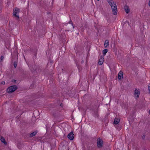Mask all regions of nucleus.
I'll return each instance as SVG.
<instances>
[{
	"label": "nucleus",
	"instance_id": "obj_1",
	"mask_svg": "<svg viewBox=\"0 0 150 150\" xmlns=\"http://www.w3.org/2000/svg\"><path fill=\"white\" fill-rule=\"evenodd\" d=\"M20 12V9L18 8H15L13 9V15L15 17L17 18V19L18 20L19 19V13Z\"/></svg>",
	"mask_w": 150,
	"mask_h": 150
},
{
	"label": "nucleus",
	"instance_id": "obj_2",
	"mask_svg": "<svg viewBox=\"0 0 150 150\" xmlns=\"http://www.w3.org/2000/svg\"><path fill=\"white\" fill-rule=\"evenodd\" d=\"M17 88V87L16 85L11 86L8 87L7 91L9 93H11L16 91Z\"/></svg>",
	"mask_w": 150,
	"mask_h": 150
},
{
	"label": "nucleus",
	"instance_id": "obj_3",
	"mask_svg": "<svg viewBox=\"0 0 150 150\" xmlns=\"http://www.w3.org/2000/svg\"><path fill=\"white\" fill-rule=\"evenodd\" d=\"M97 146L98 148H100L103 146V140L100 138H98L97 139Z\"/></svg>",
	"mask_w": 150,
	"mask_h": 150
},
{
	"label": "nucleus",
	"instance_id": "obj_4",
	"mask_svg": "<svg viewBox=\"0 0 150 150\" xmlns=\"http://www.w3.org/2000/svg\"><path fill=\"white\" fill-rule=\"evenodd\" d=\"M68 138L71 140H72L74 138V134L73 132H71L67 136Z\"/></svg>",
	"mask_w": 150,
	"mask_h": 150
},
{
	"label": "nucleus",
	"instance_id": "obj_5",
	"mask_svg": "<svg viewBox=\"0 0 150 150\" xmlns=\"http://www.w3.org/2000/svg\"><path fill=\"white\" fill-rule=\"evenodd\" d=\"M104 57L101 56L99 60L98 64L100 65H102L104 62Z\"/></svg>",
	"mask_w": 150,
	"mask_h": 150
},
{
	"label": "nucleus",
	"instance_id": "obj_6",
	"mask_svg": "<svg viewBox=\"0 0 150 150\" xmlns=\"http://www.w3.org/2000/svg\"><path fill=\"white\" fill-rule=\"evenodd\" d=\"M123 78V73L122 71H120L118 75V79L120 80Z\"/></svg>",
	"mask_w": 150,
	"mask_h": 150
},
{
	"label": "nucleus",
	"instance_id": "obj_7",
	"mask_svg": "<svg viewBox=\"0 0 150 150\" xmlns=\"http://www.w3.org/2000/svg\"><path fill=\"white\" fill-rule=\"evenodd\" d=\"M124 9L125 10L126 13H128L129 12L130 10L129 8V7L127 6V5H125L124 6Z\"/></svg>",
	"mask_w": 150,
	"mask_h": 150
},
{
	"label": "nucleus",
	"instance_id": "obj_8",
	"mask_svg": "<svg viewBox=\"0 0 150 150\" xmlns=\"http://www.w3.org/2000/svg\"><path fill=\"white\" fill-rule=\"evenodd\" d=\"M37 66L34 65L32 66L31 67H30V69L33 71H36L37 70Z\"/></svg>",
	"mask_w": 150,
	"mask_h": 150
},
{
	"label": "nucleus",
	"instance_id": "obj_9",
	"mask_svg": "<svg viewBox=\"0 0 150 150\" xmlns=\"http://www.w3.org/2000/svg\"><path fill=\"white\" fill-rule=\"evenodd\" d=\"M0 140H1V141L5 145L7 144V142L6 141L5 139L2 136L0 137Z\"/></svg>",
	"mask_w": 150,
	"mask_h": 150
},
{
	"label": "nucleus",
	"instance_id": "obj_10",
	"mask_svg": "<svg viewBox=\"0 0 150 150\" xmlns=\"http://www.w3.org/2000/svg\"><path fill=\"white\" fill-rule=\"evenodd\" d=\"M140 91L139 90H137L136 89L134 91V95H137V97H138L139 95Z\"/></svg>",
	"mask_w": 150,
	"mask_h": 150
},
{
	"label": "nucleus",
	"instance_id": "obj_11",
	"mask_svg": "<svg viewBox=\"0 0 150 150\" xmlns=\"http://www.w3.org/2000/svg\"><path fill=\"white\" fill-rule=\"evenodd\" d=\"M38 133V131H35L32 133H31L30 135V137H33L35 136L37 133Z\"/></svg>",
	"mask_w": 150,
	"mask_h": 150
},
{
	"label": "nucleus",
	"instance_id": "obj_12",
	"mask_svg": "<svg viewBox=\"0 0 150 150\" xmlns=\"http://www.w3.org/2000/svg\"><path fill=\"white\" fill-rule=\"evenodd\" d=\"M42 70V67L40 66H37V70L36 71L37 72H39L41 71Z\"/></svg>",
	"mask_w": 150,
	"mask_h": 150
},
{
	"label": "nucleus",
	"instance_id": "obj_13",
	"mask_svg": "<svg viewBox=\"0 0 150 150\" xmlns=\"http://www.w3.org/2000/svg\"><path fill=\"white\" fill-rule=\"evenodd\" d=\"M112 13L114 15H116L117 14V7L116 8H115L114 9V10L113 9L112 10Z\"/></svg>",
	"mask_w": 150,
	"mask_h": 150
},
{
	"label": "nucleus",
	"instance_id": "obj_14",
	"mask_svg": "<svg viewBox=\"0 0 150 150\" xmlns=\"http://www.w3.org/2000/svg\"><path fill=\"white\" fill-rule=\"evenodd\" d=\"M120 122V120L117 118H115L114 120V123L115 124H118Z\"/></svg>",
	"mask_w": 150,
	"mask_h": 150
},
{
	"label": "nucleus",
	"instance_id": "obj_15",
	"mask_svg": "<svg viewBox=\"0 0 150 150\" xmlns=\"http://www.w3.org/2000/svg\"><path fill=\"white\" fill-rule=\"evenodd\" d=\"M108 50L107 49H105L103 50V55L102 56H103L104 57L106 53L107 52Z\"/></svg>",
	"mask_w": 150,
	"mask_h": 150
},
{
	"label": "nucleus",
	"instance_id": "obj_16",
	"mask_svg": "<svg viewBox=\"0 0 150 150\" xmlns=\"http://www.w3.org/2000/svg\"><path fill=\"white\" fill-rule=\"evenodd\" d=\"M109 42L108 40H106L105 41V44H104V46L105 47H106L109 45Z\"/></svg>",
	"mask_w": 150,
	"mask_h": 150
},
{
	"label": "nucleus",
	"instance_id": "obj_17",
	"mask_svg": "<svg viewBox=\"0 0 150 150\" xmlns=\"http://www.w3.org/2000/svg\"><path fill=\"white\" fill-rule=\"evenodd\" d=\"M117 7V5H116V3H114L113 6H112L111 7L112 10L113 9L114 10V9L115 8H116Z\"/></svg>",
	"mask_w": 150,
	"mask_h": 150
},
{
	"label": "nucleus",
	"instance_id": "obj_18",
	"mask_svg": "<svg viewBox=\"0 0 150 150\" xmlns=\"http://www.w3.org/2000/svg\"><path fill=\"white\" fill-rule=\"evenodd\" d=\"M109 5L112 7V6H113L114 5V3H116L115 2H114L112 1H111L110 2H109Z\"/></svg>",
	"mask_w": 150,
	"mask_h": 150
},
{
	"label": "nucleus",
	"instance_id": "obj_19",
	"mask_svg": "<svg viewBox=\"0 0 150 150\" xmlns=\"http://www.w3.org/2000/svg\"><path fill=\"white\" fill-rule=\"evenodd\" d=\"M17 62L16 61L14 62L13 65L14 67L15 68H16L17 67Z\"/></svg>",
	"mask_w": 150,
	"mask_h": 150
},
{
	"label": "nucleus",
	"instance_id": "obj_20",
	"mask_svg": "<svg viewBox=\"0 0 150 150\" xmlns=\"http://www.w3.org/2000/svg\"><path fill=\"white\" fill-rule=\"evenodd\" d=\"M145 137V135H142V138L143 139H144Z\"/></svg>",
	"mask_w": 150,
	"mask_h": 150
},
{
	"label": "nucleus",
	"instance_id": "obj_21",
	"mask_svg": "<svg viewBox=\"0 0 150 150\" xmlns=\"http://www.w3.org/2000/svg\"><path fill=\"white\" fill-rule=\"evenodd\" d=\"M4 56H1V58H0V59H1V61L2 60H3V59H4Z\"/></svg>",
	"mask_w": 150,
	"mask_h": 150
},
{
	"label": "nucleus",
	"instance_id": "obj_22",
	"mask_svg": "<svg viewBox=\"0 0 150 150\" xmlns=\"http://www.w3.org/2000/svg\"><path fill=\"white\" fill-rule=\"evenodd\" d=\"M108 2V3H109V2H111V1H112V0H107Z\"/></svg>",
	"mask_w": 150,
	"mask_h": 150
},
{
	"label": "nucleus",
	"instance_id": "obj_23",
	"mask_svg": "<svg viewBox=\"0 0 150 150\" xmlns=\"http://www.w3.org/2000/svg\"><path fill=\"white\" fill-rule=\"evenodd\" d=\"M16 80H12V82H16Z\"/></svg>",
	"mask_w": 150,
	"mask_h": 150
},
{
	"label": "nucleus",
	"instance_id": "obj_24",
	"mask_svg": "<svg viewBox=\"0 0 150 150\" xmlns=\"http://www.w3.org/2000/svg\"><path fill=\"white\" fill-rule=\"evenodd\" d=\"M148 89L149 93H150V86H148Z\"/></svg>",
	"mask_w": 150,
	"mask_h": 150
},
{
	"label": "nucleus",
	"instance_id": "obj_25",
	"mask_svg": "<svg viewBox=\"0 0 150 150\" xmlns=\"http://www.w3.org/2000/svg\"><path fill=\"white\" fill-rule=\"evenodd\" d=\"M1 83H2V84H4H4H5V82H4V81H3V82H2Z\"/></svg>",
	"mask_w": 150,
	"mask_h": 150
},
{
	"label": "nucleus",
	"instance_id": "obj_26",
	"mask_svg": "<svg viewBox=\"0 0 150 150\" xmlns=\"http://www.w3.org/2000/svg\"><path fill=\"white\" fill-rule=\"evenodd\" d=\"M72 23V21H70L69 22V23H71H71Z\"/></svg>",
	"mask_w": 150,
	"mask_h": 150
},
{
	"label": "nucleus",
	"instance_id": "obj_27",
	"mask_svg": "<svg viewBox=\"0 0 150 150\" xmlns=\"http://www.w3.org/2000/svg\"><path fill=\"white\" fill-rule=\"evenodd\" d=\"M149 5L150 6V0H149Z\"/></svg>",
	"mask_w": 150,
	"mask_h": 150
},
{
	"label": "nucleus",
	"instance_id": "obj_28",
	"mask_svg": "<svg viewBox=\"0 0 150 150\" xmlns=\"http://www.w3.org/2000/svg\"><path fill=\"white\" fill-rule=\"evenodd\" d=\"M71 24H72V25L73 26V28H74V26L73 25V24L72 23H71Z\"/></svg>",
	"mask_w": 150,
	"mask_h": 150
},
{
	"label": "nucleus",
	"instance_id": "obj_29",
	"mask_svg": "<svg viewBox=\"0 0 150 150\" xmlns=\"http://www.w3.org/2000/svg\"><path fill=\"white\" fill-rule=\"evenodd\" d=\"M149 113L150 114V110H149Z\"/></svg>",
	"mask_w": 150,
	"mask_h": 150
},
{
	"label": "nucleus",
	"instance_id": "obj_30",
	"mask_svg": "<svg viewBox=\"0 0 150 150\" xmlns=\"http://www.w3.org/2000/svg\"><path fill=\"white\" fill-rule=\"evenodd\" d=\"M83 62H84V61H82V63H83Z\"/></svg>",
	"mask_w": 150,
	"mask_h": 150
},
{
	"label": "nucleus",
	"instance_id": "obj_31",
	"mask_svg": "<svg viewBox=\"0 0 150 150\" xmlns=\"http://www.w3.org/2000/svg\"><path fill=\"white\" fill-rule=\"evenodd\" d=\"M62 104H61V106H62Z\"/></svg>",
	"mask_w": 150,
	"mask_h": 150
},
{
	"label": "nucleus",
	"instance_id": "obj_32",
	"mask_svg": "<svg viewBox=\"0 0 150 150\" xmlns=\"http://www.w3.org/2000/svg\"><path fill=\"white\" fill-rule=\"evenodd\" d=\"M62 104H61V106H62Z\"/></svg>",
	"mask_w": 150,
	"mask_h": 150
},
{
	"label": "nucleus",
	"instance_id": "obj_33",
	"mask_svg": "<svg viewBox=\"0 0 150 150\" xmlns=\"http://www.w3.org/2000/svg\"><path fill=\"white\" fill-rule=\"evenodd\" d=\"M98 1H99L100 0H97Z\"/></svg>",
	"mask_w": 150,
	"mask_h": 150
}]
</instances>
